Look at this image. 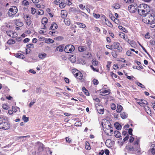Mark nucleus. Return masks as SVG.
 <instances>
[{
    "instance_id": "nucleus-1",
    "label": "nucleus",
    "mask_w": 155,
    "mask_h": 155,
    "mask_svg": "<svg viewBox=\"0 0 155 155\" xmlns=\"http://www.w3.org/2000/svg\"><path fill=\"white\" fill-rule=\"evenodd\" d=\"M139 141L140 139L138 138L134 142V145L135 146H136L135 148H134L133 147H130L129 146H126L125 148V151L127 152H130L136 150L137 151V153L140 152H141V150H140V145L139 144Z\"/></svg>"
},
{
    "instance_id": "nucleus-2",
    "label": "nucleus",
    "mask_w": 155,
    "mask_h": 155,
    "mask_svg": "<svg viewBox=\"0 0 155 155\" xmlns=\"http://www.w3.org/2000/svg\"><path fill=\"white\" fill-rule=\"evenodd\" d=\"M146 16V17L143 19V21L145 23L150 24L154 22L155 16L153 14H148Z\"/></svg>"
},
{
    "instance_id": "nucleus-3",
    "label": "nucleus",
    "mask_w": 155,
    "mask_h": 155,
    "mask_svg": "<svg viewBox=\"0 0 155 155\" xmlns=\"http://www.w3.org/2000/svg\"><path fill=\"white\" fill-rule=\"evenodd\" d=\"M18 12V9L15 6H12L10 8L8 12V15L9 17H12L15 15Z\"/></svg>"
},
{
    "instance_id": "nucleus-4",
    "label": "nucleus",
    "mask_w": 155,
    "mask_h": 155,
    "mask_svg": "<svg viewBox=\"0 0 155 155\" xmlns=\"http://www.w3.org/2000/svg\"><path fill=\"white\" fill-rule=\"evenodd\" d=\"M10 127V124L7 122L2 121L0 122V129L7 130L9 129Z\"/></svg>"
},
{
    "instance_id": "nucleus-5",
    "label": "nucleus",
    "mask_w": 155,
    "mask_h": 155,
    "mask_svg": "<svg viewBox=\"0 0 155 155\" xmlns=\"http://www.w3.org/2000/svg\"><path fill=\"white\" fill-rule=\"evenodd\" d=\"M74 49L75 48L74 46L71 45H68L64 48V50L66 53H70L74 51Z\"/></svg>"
},
{
    "instance_id": "nucleus-6",
    "label": "nucleus",
    "mask_w": 155,
    "mask_h": 155,
    "mask_svg": "<svg viewBox=\"0 0 155 155\" xmlns=\"http://www.w3.org/2000/svg\"><path fill=\"white\" fill-rule=\"evenodd\" d=\"M140 7L141 8L143 9L146 11V13L147 14V15L148 14V13L150 11V7L146 4H141Z\"/></svg>"
},
{
    "instance_id": "nucleus-7",
    "label": "nucleus",
    "mask_w": 155,
    "mask_h": 155,
    "mask_svg": "<svg viewBox=\"0 0 155 155\" xmlns=\"http://www.w3.org/2000/svg\"><path fill=\"white\" fill-rule=\"evenodd\" d=\"M138 14L140 15H142L143 16H146L147 15V14L146 13V11L140 7V5L139 6L137 10Z\"/></svg>"
},
{
    "instance_id": "nucleus-8",
    "label": "nucleus",
    "mask_w": 155,
    "mask_h": 155,
    "mask_svg": "<svg viewBox=\"0 0 155 155\" xmlns=\"http://www.w3.org/2000/svg\"><path fill=\"white\" fill-rule=\"evenodd\" d=\"M137 7V5H130L129 6L128 8L130 12L134 13L136 11Z\"/></svg>"
},
{
    "instance_id": "nucleus-9",
    "label": "nucleus",
    "mask_w": 155,
    "mask_h": 155,
    "mask_svg": "<svg viewBox=\"0 0 155 155\" xmlns=\"http://www.w3.org/2000/svg\"><path fill=\"white\" fill-rule=\"evenodd\" d=\"M6 33L8 36L12 38L16 37L17 36V33L13 31H6Z\"/></svg>"
},
{
    "instance_id": "nucleus-10",
    "label": "nucleus",
    "mask_w": 155,
    "mask_h": 155,
    "mask_svg": "<svg viewBox=\"0 0 155 155\" xmlns=\"http://www.w3.org/2000/svg\"><path fill=\"white\" fill-rule=\"evenodd\" d=\"M24 18L26 21L27 25H29L31 23V19L30 17L27 15H25L24 16Z\"/></svg>"
},
{
    "instance_id": "nucleus-11",
    "label": "nucleus",
    "mask_w": 155,
    "mask_h": 155,
    "mask_svg": "<svg viewBox=\"0 0 155 155\" xmlns=\"http://www.w3.org/2000/svg\"><path fill=\"white\" fill-rule=\"evenodd\" d=\"M114 48L117 49L118 51L119 52H121L122 51V48L120 46V43L117 42H114Z\"/></svg>"
},
{
    "instance_id": "nucleus-12",
    "label": "nucleus",
    "mask_w": 155,
    "mask_h": 155,
    "mask_svg": "<svg viewBox=\"0 0 155 155\" xmlns=\"http://www.w3.org/2000/svg\"><path fill=\"white\" fill-rule=\"evenodd\" d=\"M110 93V90L108 89L107 90H105L103 91H102L100 92L101 94L102 95H108Z\"/></svg>"
},
{
    "instance_id": "nucleus-13",
    "label": "nucleus",
    "mask_w": 155,
    "mask_h": 155,
    "mask_svg": "<svg viewBox=\"0 0 155 155\" xmlns=\"http://www.w3.org/2000/svg\"><path fill=\"white\" fill-rule=\"evenodd\" d=\"M38 149L39 152L42 151L44 150L43 145L40 142L38 143Z\"/></svg>"
},
{
    "instance_id": "nucleus-14",
    "label": "nucleus",
    "mask_w": 155,
    "mask_h": 155,
    "mask_svg": "<svg viewBox=\"0 0 155 155\" xmlns=\"http://www.w3.org/2000/svg\"><path fill=\"white\" fill-rule=\"evenodd\" d=\"M15 56L16 58H21L22 59H24L25 58V56L23 54L20 53H16L15 54Z\"/></svg>"
},
{
    "instance_id": "nucleus-15",
    "label": "nucleus",
    "mask_w": 155,
    "mask_h": 155,
    "mask_svg": "<svg viewBox=\"0 0 155 155\" xmlns=\"http://www.w3.org/2000/svg\"><path fill=\"white\" fill-rule=\"evenodd\" d=\"M140 102H137L138 104L141 106H142L143 104H148V102L146 100L143 99H141L140 100Z\"/></svg>"
},
{
    "instance_id": "nucleus-16",
    "label": "nucleus",
    "mask_w": 155,
    "mask_h": 155,
    "mask_svg": "<svg viewBox=\"0 0 155 155\" xmlns=\"http://www.w3.org/2000/svg\"><path fill=\"white\" fill-rule=\"evenodd\" d=\"M61 17L64 18L66 17L67 15V13L65 10H62L61 11Z\"/></svg>"
},
{
    "instance_id": "nucleus-17",
    "label": "nucleus",
    "mask_w": 155,
    "mask_h": 155,
    "mask_svg": "<svg viewBox=\"0 0 155 155\" xmlns=\"http://www.w3.org/2000/svg\"><path fill=\"white\" fill-rule=\"evenodd\" d=\"M15 23L16 25L19 26H22L23 25V23L19 19H16Z\"/></svg>"
},
{
    "instance_id": "nucleus-18",
    "label": "nucleus",
    "mask_w": 155,
    "mask_h": 155,
    "mask_svg": "<svg viewBox=\"0 0 155 155\" xmlns=\"http://www.w3.org/2000/svg\"><path fill=\"white\" fill-rule=\"evenodd\" d=\"M87 48L86 46H79L78 47V51L80 52H83L87 50Z\"/></svg>"
},
{
    "instance_id": "nucleus-19",
    "label": "nucleus",
    "mask_w": 155,
    "mask_h": 155,
    "mask_svg": "<svg viewBox=\"0 0 155 155\" xmlns=\"http://www.w3.org/2000/svg\"><path fill=\"white\" fill-rule=\"evenodd\" d=\"M76 24L78 25L79 27L80 28H84L86 26L85 24L81 23L76 22Z\"/></svg>"
},
{
    "instance_id": "nucleus-20",
    "label": "nucleus",
    "mask_w": 155,
    "mask_h": 155,
    "mask_svg": "<svg viewBox=\"0 0 155 155\" xmlns=\"http://www.w3.org/2000/svg\"><path fill=\"white\" fill-rule=\"evenodd\" d=\"M114 126L118 130H120L121 128V125L118 122H116L114 124Z\"/></svg>"
},
{
    "instance_id": "nucleus-21",
    "label": "nucleus",
    "mask_w": 155,
    "mask_h": 155,
    "mask_svg": "<svg viewBox=\"0 0 155 155\" xmlns=\"http://www.w3.org/2000/svg\"><path fill=\"white\" fill-rule=\"evenodd\" d=\"M128 115L125 112H124L120 114V116L123 119H125L127 117Z\"/></svg>"
},
{
    "instance_id": "nucleus-22",
    "label": "nucleus",
    "mask_w": 155,
    "mask_h": 155,
    "mask_svg": "<svg viewBox=\"0 0 155 155\" xmlns=\"http://www.w3.org/2000/svg\"><path fill=\"white\" fill-rule=\"evenodd\" d=\"M58 28V25L55 23H54L51 24L50 29V30H54L57 29Z\"/></svg>"
},
{
    "instance_id": "nucleus-23",
    "label": "nucleus",
    "mask_w": 155,
    "mask_h": 155,
    "mask_svg": "<svg viewBox=\"0 0 155 155\" xmlns=\"http://www.w3.org/2000/svg\"><path fill=\"white\" fill-rule=\"evenodd\" d=\"M123 109L122 107L120 105H117V112L118 113H120Z\"/></svg>"
},
{
    "instance_id": "nucleus-24",
    "label": "nucleus",
    "mask_w": 155,
    "mask_h": 155,
    "mask_svg": "<svg viewBox=\"0 0 155 155\" xmlns=\"http://www.w3.org/2000/svg\"><path fill=\"white\" fill-rule=\"evenodd\" d=\"M63 47L61 46H58L56 48V50L60 52H62L63 51Z\"/></svg>"
},
{
    "instance_id": "nucleus-25",
    "label": "nucleus",
    "mask_w": 155,
    "mask_h": 155,
    "mask_svg": "<svg viewBox=\"0 0 155 155\" xmlns=\"http://www.w3.org/2000/svg\"><path fill=\"white\" fill-rule=\"evenodd\" d=\"M114 134L115 137L117 138H119L121 136L120 133L118 131H115Z\"/></svg>"
},
{
    "instance_id": "nucleus-26",
    "label": "nucleus",
    "mask_w": 155,
    "mask_h": 155,
    "mask_svg": "<svg viewBox=\"0 0 155 155\" xmlns=\"http://www.w3.org/2000/svg\"><path fill=\"white\" fill-rule=\"evenodd\" d=\"M46 55V54L45 53H43L42 54H39L38 56L40 58L42 59L44 58Z\"/></svg>"
},
{
    "instance_id": "nucleus-27",
    "label": "nucleus",
    "mask_w": 155,
    "mask_h": 155,
    "mask_svg": "<svg viewBox=\"0 0 155 155\" xmlns=\"http://www.w3.org/2000/svg\"><path fill=\"white\" fill-rule=\"evenodd\" d=\"M82 90L87 96H88L89 95V94L88 91L84 87H83Z\"/></svg>"
},
{
    "instance_id": "nucleus-28",
    "label": "nucleus",
    "mask_w": 155,
    "mask_h": 155,
    "mask_svg": "<svg viewBox=\"0 0 155 155\" xmlns=\"http://www.w3.org/2000/svg\"><path fill=\"white\" fill-rule=\"evenodd\" d=\"M112 56L114 58H116L117 57V53L116 51H113L111 53Z\"/></svg>"
},
{
    "instance_id": "nucleus-29",
    "label": "nucleus",
    "mask_w": 155,
    "mask_h": 155,
    "mask_svg": "<svg viewBox=\"0 0 155 155\" xmlns=\"http://www.w3.org/2000/svg\"><path fill=\"white\" fill-rule=\"evenodd\" d=\"M22 120L25 122H27L29 120V117H26L25 115H23L22 118Z\"/></svg>"
},
{
    "instance_id": "nucleus-30",
    "label": "nucleus",
    "mask_w": 155,
    "mask_h": 155,
    "mask_svg": "<svg viewBox=\"0 0 155 155\" xmlns=\"http://www.w3.org/2000/svg\"><path fill=\"white\" fill-rule=\"evenodd\" d=\"M17 109H18L19 110L20 109L18 107H12V109L13 112H16L18 110Z\"/></svg>"
},
{
    "instance_id": "nucleus-31",
    "label": "nucleus",
    "mask_w": 155,
    "mask_h": 155,
    "mask_svg": "<svg viewBox=\"0 0 155 155\" xmlns=\"http://www.w3.org/2000/svg\"><path fill=\"white\" fill-rule=\"evenodd\" d=\"M15 43V41L12 39L9 40L7 41L8 44L9 45L14 44V43Z\"/></svg>"
},
{
    "instance_id": "nucleus-32",
    "label": "nucleus",
    "mask_w": 155,
    "mask_h": 155,
    "mask_svg": "<svg viewBox=\"0 0 155 155\" xmlns=\"http://www.w3.org/2000/svg\"><path fill=\"white\" fill-rule=\"evenodd\" d=\"M54 42V41L52 40L50 38H48L47 39L45 40V42L47 43H53Z\"/></svg>"
},
{
    "instance_id": "nucleus-33",
    "label": "nucleus",
    "mask_w": 155,
    "mask_h": 155,
    "mask_svg": "<svg viewBox=\"0 0 155 155\" xmlns=\"http://www.w3.org/2000/svg\"><path fill=\"white\" fill-rule=\"evenodd\" d=\"M22 4L24 6L28 5H29V2L28 1L26 0H24L22 2Z\"/></svg>"
},
{
    "instance_id": "nucleus-34",
    "label": "nucleus",
    "mask_w": 155,
    "mask_h": 155,
    "mask_svg": "<svg viewBox=\"0 0 155 155\" xmlns=\"http://www.w3.org/2000/svg\"><path fill=\"white\" fill-rule=\"evenodd\" d=\"M64 22L65 24L67 25H69L70 24V21L68 19H64Z\"/></svg>"
},
{
    "instance_id": "nucleus-35",
    "label": "nucleus",
    "mask_w": 155,
    "mask_h": 155,
    "mask_svg": "<svg viewBox=\"0 0 155 155\" xmlns=\"http://www.w3.org/2000/svg\"><path fill=\"white\" fill-rule=\"evenodd\" d=\"M48 21V19L46 18H44L42 20V24H44L45 23H46Z\"/></svg>"
},
{
    "instance_id": "nucleus-36",
    "label": "nucleus",
    "mask_w": 155,
    "mask_h": 155,
    "mask_svg": "<svg viewBox=\"0 0 155 155\" xmlns=\"http://www.w3.org/2000/svg\"><path fill=\"white\" fill-rule=\"evenodd\" d=\"M113 7L115 9H118L120 8V5L118 4H115L113 5Z\"/></svg>"
},
{
    "instance_id": "nucleus-37",
    "label": "nucleus",
    "mask_w": 155,
    "mask_h": 155,
    "mask_svg": "<svg viewBox=\"0 0 155 155\" xmlns=\"http://www.w3.org/2000/svg\"><path fill=\"white\" fill-rule=\"evenodd\" d=\"M66 6V2H61L60 4V7L61 8H64Z\"/></svg>"
},
{
    "instance_id": "nucleus-38",
    "label": "nucleus",
    "mask_w": 155,
    "mask_h": 155,
    "mask_svg": "<svg viewBox=\"0 0 155 155\" xmlns=\"http://www.w3.org/2000/svg\"><path fill=\"white\" fill-rule=\"evenodd\" d=\"M145 108L147 113L149 114L150 113V114L151 110H150V108L146 106V107H145Z\"/></svg>"
},
{
    "instance_id": "nucleus-39",
    "label": "nucleus",
    "mask_w": 155,
    "mask_h": 155,
    "mask_svg": "<svg viewBox=\"0 0 155 155\" xmlns=\"http://www.w3.org/2000/svg\"><path fill=\"white\" fill-rule=\"evenodd\" d=\"M153 147L150 149L151 152L153 155H155V147L153 146Z\"/></svg>"
},
{
    "instance_id": "nucleus-40",
    "label": "nucleus",
    "mask_w": 155,
    "mask_h": 155,
    "mask_svg": "<svg viewBox=\"0 0 155 155\" xmlns=\"http://www.w3.org/2000/svg\"><path fill=\"white\" fill-rule=\"evenodd\" d=\"M81 15L84 17L86 19H88V15L84 12H81Z\"/></svg>"
},
{
    "instance_id": "nucleus-41",
    "label": "nucleus",
    "mask_w": 155,
    "mask_h": 155,
    "mask_svg": "<svg viewBox=\"0 0 155 155\" xmlns=\"http://www.w3.org/2000/svg\"><path fill=\"white\" fill-rule=\"evenodd\" d=\"M81 123L80 121L76 122L74 124L75 126L77 127L81 126Z\"/></svg>"
},
{
    "instance_id": "nucleus-42",
    "label": "nucleus",
    "mask_w": 155,
    "mask_h": 155,
    "mask_svg": "<svg viewBox=\"0 0 155 155\" xmlns=\"http://www.w3.org/2000/svg\"><path fill=\"white\" fill-rule=\"evenodd\" d=\"M97 110L98 113L100 114H103L104 113V109H100L99 110Z\"/></svg>"
},
{
    "instance_id": "nucleus-43",
    "label": "nucleus",
    "mask_w": 155,
    "mask_h": 155,
    "mask_svg": "<svg viewBox=\"0 0 155 155\" xmlns=\"http://www.w3.org/2000/svg\"><path fill=\"white\" fill-rule=\"evenodd\" d=\"M78 76V78L80 80H81L82 79V77H83V75L82 73L80 71L79 72Z\"/></svg>"
},
{
    "instance_id": "nucleus-44",
    "label": "nucleus",
    "mask_w": 155,
    "mask_h": 155,
    "mask_svg": "<svg viewBox=\"0 0 155 155\" xmlns=\"http://www.w3.org/2000/svg\"><path fill=\"white\" fill-rule=\"evenodd\" d=\"M136 84L139 86L141 88H145V86L140 82H136Z\"/></svg>"
},
{
    "instance_id": "nucleus-45",
    "label": "nucleus",
    "mask_w": 155,
    "mask_h": 155,
    "mask_svg": "<svg viewBox=\"0 0 155 155\" xmlns=\"http://www.w3.org/2000/svg\"><path fill=\"white\" fill-rule=\"evenodd\" d=\"M92 63L94 65H97L98 64V61L93 59L92 61Z\"/></svg>"
},
{
    "instance_id": "nucleus-46",
    "label": "nucleus",
    "mask_w": 155,
    "mask_h": 155,
    "mask_svg": "<svg viewBox=\"0 0 155 155\" xmlns=\"http://www.w3.org/2000/svg\"><path fill=\"white\" fill-rule=\"evenodd\" d=\"M118 28L120 30H122L124 32H126V29L125 28H124V27H122L121 26L119 25L118 26Z\"/></svg>"
},
{
    "instance_id": "nucleus-47",
    "label": "nucleus",
    "mask_w": 155,
    "mask_h": 155,
    "mask_svg": "<svg viewBox=\"0 0 155 155\" xmlns=\"http://www.w3.org/2000/svg\"><path fill=\"white\" fill-rule=\"evenodd\" d=\"M2 107L4 109L7 110L8 109V106L5 104H3Z\"/></svg>"
},
{
    "instance_id": "nucleus-48",
    "label": "nucleus",
    "mask_w": 155,
    "mask_h": 155,
    "mask_svg": "<svg viewBox=\"0 0 155 155\" xmlns=\"http://www.w3.org/2000/svg\"><path fill=\"white\" fill-rule=\"evenodd\" d=\"M93 15L94 17L95 18H98L100 16V15L99 14H97L94 13H93Z\"/></svg>"
},
{
    "instance_id": "nucleus-49",
    "label": "nucleus",
    "mask_w": 155,
    "mask_h": 155,
    "mask_svg": "<svg viewBox=\"0 0 155 155\" xmlns=\"http://www.w3.org/2000/svg\"><path fill=\"white\" fill-rule=\"evenodd\" d=\"M31 13L32 14H34L36 12V9L33 8H31Z\"/></svg>"
},
{
    "instance_id": "nucleus-50",
    "label": "nucleus",
    "mask_w": 155,
    "mask_h": 155,
    "mask_svg": "<svg viewBox=\"0 0 155 155\" xmlns=\"http://www.w3.org/2000/svg\"><path fill=\"white\" fill-rule=\"evenodd\" d=\"M94 84L95 85H97L98 84V81L96 79H94L93 81Z\"/></svg>"
},
{
    "instance_id": "nucleus-51",
    "label": "nucleus",
    "mask_w": 155,
    "mask_h": 155,
    "mask_svg": "<svg viewBox=\"0 0 155 155\" xmlns=\"http://www.w3.org/2000/svg\"><path fill=\"white\" fill-rule=\"evenodd\" d=\"M85 148L87 150H90L91 149V147L89 145V143H86Z\"/></svg>"
},
{
    "instance_id": "nucleus-52",
    "label": "nucleus",
    "mask_w": 155,
    "mask_h": 155,
    "mask_svg": "<svg viewBox=\"0 0 155 155\" xmlns=\"http://www.w3.org/2000/svg\"><path fill=\"white\" fill-rule=\"evenodd\" d=\"M135 43V41L133 40L130 41L129 43L132 47H134V45Z\"/></svg>"
},
{
    "instance_id": "nucleus-53",
    "label": "nucleus",
    "mask_w": 155,
    "mask_h": 155,
    "mask_svg": "<svg viewBox=\"0 0 155 155\" xmlns=\"http://www.w3.org/2000/svg\"><path fill=\"white\" fill-rule=\"evenodd\" d=\"M111 107L113 110H115L116 109V105L114 104H112L111 105Z\"/></svg>"
},
{
    "instance_id": "nucleus-54",
    "label": "nucleus",
    "mask_w": 155,
    "mask_h": 155,
    "mask_svg": "<svg viewBox=\"0 0 155 155\" xmlns=\"http://www.w3.org/2000/svg\"><path fill=\"white\" fill-rule=\"evenodd\" d=\"M79 7L81 9H82V10H84L85 7V6H83L82 4H80L79 5Z\"/></svg>"
},
{
    "instance_id": "nucleus-55",
    "label": "nucleus",
    "mask_w": 155,
    "mask_h": 155,
    "mask_svg": "<svg viewBox=\"0 0 155 155\" xmlns=\"http://www.w3.org/2000/svg\"><path fill=\"white\" fill-rule=\"evenodd\" d=\"M30 137V136L29 135H27L26 136H20L18 137V139H20V138H24L28 137L29 138Z\"/></svg>"
},
{
    "instance_id": "nucleus-56",
    "label": "nucleus",
    "mask_w": 155,
    "mask_h": 155,
    "mask_svg": "<svg viewBox=\"0 0 155 155\" xmlns=\"http://www.w3.org/2000/svg\"><path fill=\"white\" fill-rule=\"evenodd\" d=\"M124 1L127 3H130L133 2L134 0H124Z\"/></svg>"
},
{
    "instance_id": "nucleus-57",
    "label": "nucleus",
    "mask_w": 155,
    "mask_h": 155,
    "mask_svg": "<svg viewBox=\"0 0 155 155\" xmlns=\"http://www.w3.org/2000/svg\"><path fill=\"white\" fill-rule=\"evenodd\" d=\"M27 47L28 48H34V45L32 44H30L28 45H27Z\"/></svg>"
},
{
    "instance_id": "nucleus-58",
    "label": "nucleus",
    "mask_w": 155,
    "mask_h": 155,
    "mask_svg": "<svg viewBox=\"0 0 155 155\" xmlns=\"http://www.w3.org/2000/svg\"><path fill=\"white\" fill-rule=\"evenodd\" d=\"M129 137V136L128 134H127L126 137L123 140L124 142L127 140Z\"/></svg>"
},
{
    "instance_id": "nucleus-59",
    "label": "nucleus",
    "mask_w": 155,
    "mask_h": 155,
    "mask_svg": "<svg viewBox=\"0 0 155 155\" xmlns=\"http://www.w3.org/2000/svg\"><path fill=\"white\" fill-rule=\"evenodd\" d=\"M133 130L132 128H130L128 129V133L130 135L132 136L133 135L132 132Z\"/></svg>"
},
{
    "instance_id": "nucleus-60",
    "label": "nucleus",
    "mask_w": 155,
    "mask_h": 155,
    "mask_svg": "<svg viewBox=\"0 0 155 155\" xmlns=\"http://www.w3.org/2000/svg\"><path fill=\"white\" fill-rule=\"evenodd\" d=\"M149 34V33H147V34L145 35V38L147 39H149L150 37V36Z\"/></svg>"
},
{
    "instance_id": "nucleus-61",
    "label": "nucleus",
    "mask_w": 155,
    "mask_h": 155,
    "mask_svg": "<svg viewBox=\"0 0 155 155\" xmlns=\"http://www.w3.org/2000/svg\"><path fill=\"white\" fill-rule=\"evenodd\" d=\"M134 138L132 136L130 137L129 141L130 143H132L134 140Z\"/></svg>"
},
{
    "instance_id": "nucleus-62",
    "label": "nucleus",
    "mask_w": 155,
    "mask_h": 155,
    "mask_svg": "<svg viewBox=\"0 0 155 155\" xmlns=\"http://www.w3.org/2000/svg\"><path fill=\"white\" fill-rule=\"evenodd\" d=\"M113 18H114V20L116 23L117 24L119 23V22L117 19L115 18L114 17Z\"/></svg>"
},
{
    "instance_id": "nucleus-63",
    "label": "nucleus",
    "mask_w": 155,
    "mask_h": 155,
    "mask_svg": "<svg viewBox=\"0 0 155 155\" xmlns=\"http://www.w3.org/2000/svg\"><path fill=\"white\" fill-rule=\"evenodd\" d=\"M41 91L40 89L39 88H38V87H37L36 88V92L37 94H38L40 93L41 92Z\"/></svg>"
},
{
    "instance_id": "nucleus-64",
    "label": "nucleus",
    "mask_w": 155,
    "mask_h": 155,
    "mask_svg": "<svg viewBox=\"0 0 155 155\" xmlns=\"http://www.w3.org/2000/svg\"><path fill=\"white\" fill-rule=\"evenodd\" d=\"M109 153L110 152L108 149H106L105 150L104 153L107 155H109Z\"/></svg>"
}]
</instances>
